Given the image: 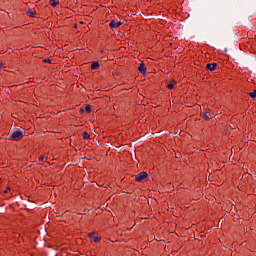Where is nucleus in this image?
Masks as SVG:
<instances>
[{"instance_id": "f257e3e1", "label": "nucleus", "mask_w": 256, "mask_h": 256, "mask_svg": "<svg viewBox=\"0 0 256 256\" xmlns=\"http://www.w3.org/2000/svg\"><path fill=\"white\" fill-rule=\"evenodd\" d=\"M25 137V132L23 131H14L10 136V141H20Z\"/></svg>"}, {"instance_id": "f03ea898", "label": "nucleus", "mask_w": 256, "mask_h": 256, "mask_svg": "<svg viewBox=\"0 0 256 256\" xmlns=\"http://www.w3.org/2000/svg\"><path fill=\"white\" fill-rule=\"evenodd\" d=\"M147 177H149V174L145 171H142L136 175V181L138 183H143L147 179Z\"/></svg>"}, {"instance_id": "7ed1b4c3", "label": "nucleus", "mask_w": 256, "mask_h": 256, "mask_svg": "<svg viewBox=\"0 0 256 256\" xmlns=\"http://www.w3.org/2000/svg\"><path fill=\"white\" fill-rule=\"evenodd\" d=\"M122 23L121 22H117L115 20H111L110 21V24H109V27L110 29L115 30V29H119V27H121Z\"/></svg>"}, {"instance_id": "20e7f679", "label": "nucleus", "mask_w": 256, "mask_h": 256, "mask_svg": "<svg viewBox=\"0 0 256 256\" xmlns=\"http://www.w3.org/2000/svg\"><path fill=\"white\" fill-rule=\"evenodd\" d=\"M138 71L139 73H142V75H145V73H147V67L145 66V63H140Z\"/></svg>"}, {"instance_id": "39448f33", "label": "nucleus", "mask_w": 256, "mask_h": 256, "mask_svg": "<svg viewBox=\"0 0 256 256\" xmlns=\"http://www.w3.org/2000/svg\"><path fill=\"white\" fill-rule=\"evenodd\" d=\"M206 69L208 71H215V69H217V63H208Z\"/></svg>"}, {"instance_id": "423d86ee", "label": "nucleus", "mask_w": 256, "mask_h": 256, "mask_svg": "<svg viewBox=\"0 0 256 256\" xmlns=\"http://www.w3.org/2000/svg\"><path fill=\"white\" fill-rule=\"evenodd\" d=\"M202 119H205L206 121H209V119H213V116L209 115V112H202Z\"/></svg>"}, {"instance_id": "0eeeda50", "label": "nucleus", "mask_w": 256, "mask_h": 256, "mask_svg": "<svg viewBox=\"0 0 256 256\" xmlns=\"http://www.w3.org/2000/svg\"><path fill=\"white\" fill-rule=\"evenodd\" d=\"M37 14L36 11H33L32 9H29L27 12H26V15L28 17H35V15Z\"/></svg>"}, {"instance_id": "6e6552de", "label": "nucleus", "mask_w": 256, "mask_h": 256, "mask_svg": "<svg viewBox=\"0 0 256 256\" xmlns=\"http://www.w3.org/2000/svg\"><path fill=\"white\" fill-rule=\"evenodd\" d=\"M90 239H92L94 241V243H99L100 238H98V236H95V233H91Z\"/></svg>"}, {"instance_id": "1a4fd4ad", "label": "nucleus", "mask_w": 256, "mask_h": 256, "mask_svg": "<svg viewBox=\"0 0 256 256\" xmlns=\"http://www.w3.org/2000/svg\"><path fill=\"white\" fill-rule=\"evenodd\" d=\"M91 69L92 70H97L99 69V62L95 61L91 64Z\"/></svg>"}, {"instance_id": "9d476101", "label": "nucleus", "mask_w": 256, "mask_h": 256, "mask_svg": "<svg viewBox=\"0 0 256 256\" xmlns=\"http://www.w3.org/2000/svg\"><path fill=\"white\" fill-rule=\"evenodd\" d=\"M51 7H57L59 5V0H50Z\"/></svg>"}, {"instance_id": "9b49d317", "label": "nucleus", "mask_w": 256, "mask_h": 256, "mask_svg": "<svg viewBox=\"0 0 256 256\" xmlns=\"http://www.w3.org/2000/svg\"><path fill=\"white\" fill-rule=\"evenodd\" d=\"M249 96H250L252 99H256V90H253V92H250V93H249Z\"/></svg>"}, {"instance_id": "f8f14e48", "label": "nucleus", "mask_w": 256, "mask_h": 256, "mask_svg": "<svg viewBox=\"0 0 256 256\" xmlns=\"http://www.w3.org/2000/svg\"><path fill=\"white\" fill-rule=\"evenodd\" d=\"M82 137L83 139H89L90 135L87 132H83Z\"/></svg>"}, {"instance_id": "ddd939ff", "label": "nucleus", "mask_w": 256, "mask_h": 256, "mask_svg": "<svg viewBox=\"0 0 256 256\" xmlns=\"http://www.w3.org/2000/svg\"><path fill=\"white\" fill-rule=\"evenodd\" d=\"M85 111H87V113H91V105H86Z\"/></svg>"}, {"instance_id": "4468645a", "label": "nucleus", "mask_w": 256, "mask_h": 256, "mask_svg": "<svg viewBox=\"0 0 256 256\" xmlns=\"http://www.w3.org/2000/svg\"><path fill=\"white\" fill-rule=\"evenodd\" d=\"M167 87H168V89L171 90V89H174V88H175V85H173V83H170V84L167 85Z\"/></svg>"}, {"instance_id": "2eb2a0df", "label": "nucleus", "mask_w": 256, "mask_h": 256, "mask_svg": "<svg viewBox=\"0 0 256 256\" xmlns=\"http://www.w3.org/2000/svg\"><path fill=\"white\" fill-rule=\"evenodd\" d=\"M44 63H51V59H49V58H48V59H45V60H44Z\"/></svg>"}, {"instance_id": "dca6fc26", "label": "nucleus", "mask_w": 256, "mask_h": 256, "mask_svg": "<svg viewBox=\"0 0 256 256\" xmlns=\"http://www.w3.org/2000/svg\"><path fill=\"white\" fill-rule=\"evenodd\" d=\"M44 160H45V157L40 156L39 161H44Z\"/></svg>"}, {"instance_id": "f3484780", "label": "nucleus", "mask_w": 256, "mask_h": 256, "mask_svg": "<svg viewBox=\"0 0 256 256\" xmlns=\"http://www.w3.org/2000/svg\"><path fill=\"white\" fill-rule=\"evenodd\" d=\"M9 191H11V188H7L4 193H9Z\"/></svg>"}, {"instance_id": "a211bd4d", "label": "nucleus", "mask_w": 256, "mask_h": 256, "mask_svg": "<svg viewBox=\"0 0 256 256\" xmlns=\"http://www.w3.org/2000/svg\"><path fill=\"white\" fill-rule=\"evenodd\" d=\"M0 69H3V63H0Z\"/></svg>"}, {"instance_id": "6ab92c4d", "label": "nucleus", "mask_w": 256, "mask_h": 256, "mask_svg": "<svg viewBox=\"0 0 256 256\" xmlns=\"http://www.w3.org/2000/svg\"><path fill=\"white\" fill-rule=\"evenodd\" d=\"M83 113V109L80 110Z\"/></svg>"}]
</instances>
